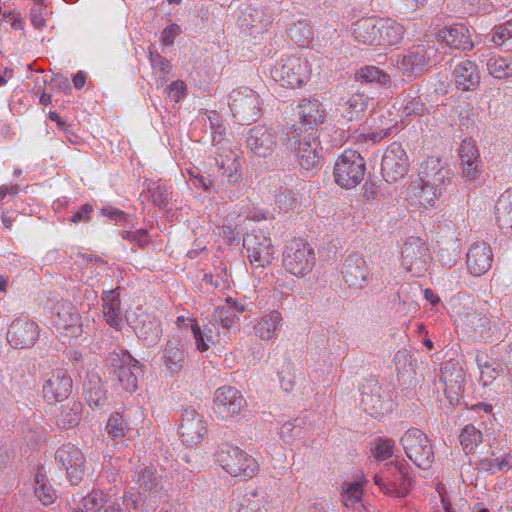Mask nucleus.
I'll return each mask as SVG.
<instances>
[{
    "label": "nucleus",
    "mask_w": 512,
    "mask_h": 512,
    "mask_svg": "<svg viewBox=\"0 0 512 512\" xmlns=\"http://www.w3.org/2000/svg\"><path fill=\"white\" fill-rule=\"evenodd\" d=\"M270 74L283 87L300 88L311 79L312 67L306 57L283 55L276 61Z\"/></svg>",
    "instance_id": "3"
},
{
    "label": "nucleus",
    "mask_w": 512,
    "mask_h": 512,
    "mask_svg": "<svg viewBox=\"0 0 512 512\" xmlns=\"http://www.w3.org/2000/svg\"><path fill=\"white\" fill-rule=\"evenodd\" d=\"M73 389V380L64 367H55L42 376V396L51 405L66 400Z\"/></svg>",
    "instance_id": "11"
},
{
    "label": "nucleus",
    "mask_w": 512,
    "mask_h": 512,
    "mask_svg": "<svg viewBox=\"0 0 512 512\" xmlns=\"http://www.w3.org/2000/svg\"><path fill=\"white\" fill-rule=\"evenodd\" d=\"M400 443L406 456L421 469H428L434 461L433 445L420 429L412 427L404 432Z\"/></svg>",
    "instance_id": "7"
},
{
    "label": "nucleus",
    "mask_w": 512,
    "mask_h": 512,
    "mask_svg": "<svg viewBox=\"0 0 512 512\" xmlns=\"http://www.w3.org/2000/svg\"><path fill=\"white\" fill-rule=\"evenodd\" d=\"M218 170L229 183H235L239 179V162L233 153L219 155L216 159Z\"/></svg>",
    "instance_id": "47"
},
{
    "label": "nucleus",
    "mask_w": 512,
    "mask_h": 512,
    "mask_svg": "<svg viewBox=\"0 0 512 512\" xmlns=\"http://www.w3.org/2000/svg\"><path fill=\"white\" fill-rule=\"evenodd\" d=\"M213 320V323L216 324L218 328L221 326L227 330L236 329L240 321L239 316L225 306H219L214 309Z\"/></svg>",
    "instance_id": "53"
},
{
    "label": "nucleus",
    "mask_w": 512,
    "mask_h": 512,
    "mask_svg": "<svg viewBox=\"0 0 512 512\" xmlns=\"http://www.w3.org/2000/svg\"><path fill=\"white\" fill-rule=\"evenodd\" d=\"M437 37L451 49L471 51L474 47L470 31L462 23L443 27L439 30Z\"/></svg>",
    "instance_id": "24"
},
{
    "label": "nucleus",
    "mask_w": 512,
    "mask_h": 512,
    "mask_svg": "<svg viewBox=\"0 0 512 512\" xmlns=\"http://www.w3.org/2000/svg\"><path fill=\"white\" fill-rule=\"evenodd\" d=\"M452 178L451 169L437 157H428L420 166L419 181L445 190Z\"/></svg>",
    "instance_id": "21"
},
{
    "label": "nucleus",
    "mask_w": 512,
    "mask_h": 512,
    "mask_svg": "<svg viewBox=\"0 0 512 512\" xmlns=\"http://www.w3.org/2000/svg\"><path fill=\"white\" fill-rule=\"evenodd\" d=\"M289 38L300 48L310 47L313 41L312 27L303 20L294 22L287 30Z\"/></svg>",
    "instance_id": "44"
},
{
    "label": "nucleus",
    "mask_w": 512,
    "mask_h": 512,
    "mask_svg": "<svg viewBox=\"0 0 512 512\" xmlns=\"http://www.w3.org/2000/svg\"><path fill=\"white\" fill-rule=\"evenodd\" d=\"M34 494L44 506H50L57 500V492L50 484L43 468H38L34 477Z\"/></svg>",
    "instance_id": "39"
},
{
    "label": "nucleus",
    "mask_w": 512,
    "mask_h": 512,
    "mask_svg": "<svg viewBox=\"0 0 512 512\" xmlns=\"http://www.w3.org/2000/svg\"><path fill=\"white\" fill-rule=\"evenodd\" d=\"M185 351L180 339L167 341L163 351V363L171 372H179L184 365Z\"/></svg>",
    "instance_id": "35"
},
{
    "label": "nucleus",
    "mask_w": 512,
    "mask_h": 512,
    "mask_svg": "<svg viewBox=\"0 0 512 512\" xmlns=\"http://www.w3.org/2000/svg\"><path fill=\"white\" fill-rule=\"evenodd\" d=\"M122 238L141 247L148 245L150 242L148 232L144 229L124 231Z\"/></svg>",
    "instance_id": "61"
},
{
    "label": "nucleus",
    "mask_w": 512,
    "mask_h": 512,
    "mask_svg": "<svg viewBox=\"0 0 512 512\" xmlns=\"http://www.w3.org/2000/svg\"><path fill=\"white\" fill-rule=\"evenodd\" d=\"M82 404L77 401L62 405L56 415L57 426L61 429H69L76 426L81 418Z\"/></svg>",
    "instance_id": "43"
},
{
    "label": "nucleus",
    "mask_w": 512,
    "mask_h": 512,
    "mask_svg": "<svg viewBox=\"0 0 512 512\" xmlns=\"http://www.w3.org/2000/svg\"><path fill=\"white\" fill-rule=\"evenodd\" d=\"M296 142V158L299 165L307 172L313 171L320 164L319 141L313 134H307L300 140L297 138Z\"/></svg>",
    "instance_id": "25"
},
{
    "label": "nucleus",
    "mask_w": 512,
    "mask_h": 512,
    "mask_svg": "<svg viewBox=\"0 0 512 512\" xmlns=\"http://www.w3.org/2000/svg\"><path fill=\"white\" fill-rule=\"evenodd\" d=\"M300 122L309 128H313L324 122L325 110L317 100H302L298 105Z\"/></svg>",
    "instance_id": "33"
},
{
    "label": "nucleus",
    "mask_w": 512,
    "mask_h": 512,
    "mask_svg": "<svg viewBox=\"0 0 512 512\" xmlns=\"http://www.w3.org/2000/svg\"><path fill=\"white\" fill-rule=\"evenodd\" d=\"M134 482L143 490L157 494L162 490L159 475L153 468L140 469L134 476Z\"/></svg>",
    "instance_id": "45"
},
{
    "label": "nucleus",
    "mask_w": 512,
    "mask_h": 512,
    "mask_svg": "<svg viewBox=\"0 0 512 512\" xmlns=\"http://www.w3.org/2000/svg\"><path fill=\"white\" fill-rule=\"evenodd\" d=\"M438 259L442 266L451 268L458 262L461 241L454 230H448L438 239Z\"/></svg>",
    "instance_id": "26"
},
{
    "label": "nucleus",
    "mask_w": 512,
    "mask_h": 512,
    "mask_svg": "<svg viewBox=\"0 0 512 512\" xmlns=\"http://www.w3.org/2000/svg\"><path fill=\"white\" fill-rule=\"evenodd\" d=\"M481 465L492 471H508L512 469V455L507 453L499 459H483Z\"/></svg>",
    "instance_id": "57"
},
{
    "label": "nucleus",
    "mask_w": 512,
    "mask_h": 512,
    "mask_svg": "<svg viewBox=\"0 0 512 512\" xmlns=\"http://www.w3.org/2000/svg\"><path fill=\"white\" fill-rule=\"evenodd\" d=\"M406 29L400 23L392 19L378 20V47L387 50L389 47L402 43Z\"/></svg>",
    "instance_id": "28"
},
{
    "label": "nucleus",
    "mask_w": 512,
    "mask_h": 512,
    "mask_svg": "<svg viewBox=\"0 0 512 512\" xmlns=\"http://www.w3.org/2000/svg\"><path fill=\"white\" fill-rule=\"evenodd\" d=\"M52 317L53 326L65 342L77 338L83 332L81 315L70 303L57 304Z\"/></svg>",
    "instance_id": "15"
},
{
    "label": "nucleus",
    "mask_w": 512,
    "mask_h": 512,
    "mask_svg": "<svg viewBox=\"0 0 512 512\" xmlns=\"http://www.w3.org/2000/svg\"><path fill=\"white\" fill-rule=\"evenodd\" d=\"M256 496V491L246 494L240 502L237 512H261L260 503L255 499Z\"/></svg>",
    "instance_id": "63"
},
{
    "label": "nucleus",
    "mask_w": 512,
    "mask_h": 512,
    "mask_svg": "<svg viewBox=\"0 0 512 512\" xmlns=\"http://www.w3.org/2000/svg\"><path fill=\"white\" fill-rule=\"evenodd\" d=\"M253 12L254 13L250 15L252 17L251 26L253 28L266 30L271 26L273 19L269 10L253 9Z\"/></svg>",
    "instance_id": "59"
},
{
    "label": "nucleus",
    "mask_w": 512,
    "mask_h": 512,
    "mask_svg": "<svg viewBox=\"0 0 512 512\" xmlns=\"http://www.w3.org/2000/svg\"><path fill=\"white\" fill-rule=\"evenodd\" d=\"M297 129L291 126L266 127L262 125L250 129L246 143L249 150L259 157H267L277 147L288 149L296 143Z\"/></svg>",
    "instance_id": "1"
},
{
    "label": "nucleus",
    "mask_w": 512,
    "mask_h": 512,
    "mask_svg": "<svg viewBox=\"0 0 512 512\" xmlns=\"http://www.w3.org/2000/svg\"><path fill=\"white\" fill-rule=\"evenodd\" d=\"M278 377L281 387L289 392L293 390L296 384L295 368L292 361L285 359L278 371Z\"/></svg>",
    "instance_id": "54"
},
{
    "label": "nucleus",
    "mask_w": 512,
    "mask_h": 512,
    "mask_svg": "<svg viewBox=\"0 0 512 512\" xmlns=\"http://www.w3.org/2000/svg\"><path fill=\"white\" fill-rule=\"evenodd\" d=\"M352 35L358 43L378 47V20L361 19L353 25Z\"/></svg>",
    "instance_id": "38"
},
{
    "label": "nucleus",
    "mask_w": 512,
    "mask_h": 512,
    "mask_svg": "<svg viewBox=\"0 0 512 512\" xmlns=\"http://www.w3.org/2000/svg\"><path fill=\"white\" fill-rule=\"evenodd\" d=\"M397 124V119L391 118L390 111H383L379 115V123H376L375 128L364 134L363 137L365 140H369L373 144L381 142L383 139L392 134Z\"/></svg>",
    "instance_id": "41"
},
{
    "label": "nucleus",
    "mask_w": 512,
    "mask_h": 512,
    "mask_svg": "<svg viewBox=\"0 0 512 512\" xmlns=\"http://www.w3.org/2000/svg\"><path fill=\"white\" fill-rule=\"evenodd\" d=\"M356 78L364 83H376L387 85L390 83V76L380 68L374 65H366L358 69Z\"/></svg>",
    "instance_id": "49"
},
{
    "label": "nucleus",
    "mask_w": 512,
    "mask_h": 512,
    "mask_svg": "<svg viewBox=\"0 0 512 512\" xmlns=\"http://www.w3.org/2000/svg\"><path fill=\"white\" fill-rule=\"evenodd\" d=\"M342 277L352 289H364L370 280L371 270L366 259L357 252L347 255L342 266Z\"/></svg>",
    "instance_id": "19"
},
{
    "label": "nucleus",
    "mask_w": 512,
    "mask_h": 512,
    "mask_svg": "<svg viewBox=\"0 0 512 512\" xmlns=\"http://www.w3.org/2000/svg\"><path fill=\"white\" fill-rule=\"evenodd\" d=\"M465 453H473L483 441L482 432L474 425H466L459 436Z\"/></svg>",
    "instance_id": "50"
},
{
    "label": "nucleus",
    "mask_w": 512,
    "mask_h": 512,
    "mask_svg": "<svg viewBox=\"0 0 512 512\" xmlns=\"http://www.w3.org/2000/svg\"><path fill=\"white\" fill-rule=\"evenodd\" d=\"M363 494V485L359 481L347 483L344 489V505L349 506L350 504L357 503L361 500Z\"/></svg>",
    "instance_id": "58"
},
{
    "label": "nucleus",
    "mask_w": 512,
    "mask_h": 512,
    "mask_svg": "<svg viewBox=\"0 0 512 512\" xmlns=\"http://www.w3.org/2000/svg\"><path fill=\"white\" fill-rule=\"evenodd\" d=\"M486 66L493 78L502 80L512 77V66L504 57L493 56L487 61Z\"/></svg>",
    "instance_id": "52"
},
{
    "label": "nucleus",
    "mask_w": 512,
    "mask_h": 512,
    "mask_svg": "<svg viewBox=\"0 0 512 512\" xmlns=\"http://www.w3.org/2000/svg\"><path fill=\"white\" fill-rule=\"evenodd\" d=\"M512 38V19L498 26L493 35L492 41L497 45H502L507 39Z\"/></svg>",
    "instance_id": "62"
},
{
    "label": "nucleus",
    "mask_w": 512,
    "mask_h": 512,
    "mask_svg": "<svg viewBox=\"0 0 512 512\" xmlns=\"http://www.w3.org/2000/svg\"><path fill=\"white\" fill-rule=\"evenodd\" d=\"M361 403L363 410L372 417L383 416L390 409V403L379 395L363 393Z\"/></svg>",
    "instance_id": "48"
},
{
    "label": "nucleus",
    "mask_w": 512,
    "mask_h": 512,
    "mask_svg": "<svg viewBox=\"0 0 512 512\" xmlns=\"http://www.w3.org/2000/svg\"><path fill=\"white\" fill-rule=\"evenodd\" d=\"M151 67L155 72H160L164 76L168 75L171 71V65L168 60L159 54L149 53Z\"/></svg>",
    "instance_id": "64"
},
{
    "label": "nucleus",
    "mask_w": 512,
    "mask_h": 512,
    "mask_svg": "<svg viewBox=\"0 0 512 512\" xmlns=\"http://www.w3.org/2000/svg\"><path fill=\"white\" fill-rule=\"evenodd\" d=\"M453 312L457 324L467 332L491 341L494 340V336L501 334L504 323H500V319L491 313H479L466 305L455 306Z\"/></svg>",
    "instance_id": "4"
},
{
    "label": "nucleus",
    "mask_w": 512,
    "mask_h": 512,
    "mask_svg": "<svg viewBox=\"0 0 512 512\" xmlns=\"http://www.w3.org/2000/svg\"><path fill=\"white\" fill-rule=\"evenodd\" d=\"M458 154L462 179L473 187L478 186L482 167L476 142L472 139H464L459 146Z\"/></svg>",
    "instance_id": "16"
},
{
    "label": "nucleus",
    "mask_w": 512,
    "mask_h": 512,
    "mask_svg": "<svg viewBox=\"0 0 512 512\" xmlns=\"http://www.w3.org/2000/svg\"><path fill=\"white\" fill-rule=\"evenodd\" d=\"M452 75L459 90L474 91L480 85L481 77L478 66L471 60H464L457 64Z\"/></svg>",
    "instance_id": "27"
},
{
    "label": "nucleus",
    "mask_w": 512,
    "mask_h": 512,
    "mask_svg": "<svg viewBox=\"0 0 512 512\" xmlns=\"http://www.w3.org/2000/svg\"><path fill=\"white\" fill-rule=\"evenodd\" d=\"M395 441L391 438L381 437L375 441L374 455L379 460H386L393 455Z\"/></svg>",
    "instance_id": "56"
},
{
    "label": "nucleus",
    "mask_w": 512,
    "mask_h": 512,
    "mask_svg": "<svg viewBox=\"0 0 512 512\" xmlns=\"http://www.w3.org/2000/svg\"><path fill=\"white\" fill-rule=\"evenodd\" d=\"M409 159L406 151L398 143H392L385 151L381 162V173L386 182L394 183L406 175Z\"/></svg>",
    "instance_id": "18"
},
{
    "label": "nucleus",
    "mask_w": 512,
    "mask_h": 512,
    "mask_svg": "<svg viewBox=\"0 0 512 512\" xmlns=\"http://www.w3.org/2000/svg\"><path fill=\"white\" fill-rule=\"evenodd\" d=\"M365 175L364 158L355 150H345L334 165L335 182L342 188L352 189Z\"/></svg>",
    "instance_id": "8"
},
{
    "label": "nucleus",
    "mask_w": 512,
    "mask_h": 512,
    "mask_svg": "<svg viewBox=\"0 0 512 512\" xmlns=\"http://www.w3.org/2000/svg\"><path fill=\"white\" fill-rule=\"evenodd\" d=\"M71 485L77 486L87 474V462L84 453L70 443L62 445L55 455Z\"/></svg>",
    "instance_id": "14"
},
{
    "label": "nucleus",
    "mask_w": 512,
    "mask_h": 512,
    "mask_svg": "<svg viewBox=\"0 0 512 512\" xmlns=\"http://www.w3.org/2000/svg\"><path fill=\"white\" fill-rule=\"evenodd\" d=\"M129 361L120 365L116 371L122 388L127 392H134L138 388V374L142 371L139 362L128 356Z\"/></svg>",
    "instance_id": "37"
},
{
    "label": "nucleus",
    "mask_w": 512,
    "mask_h": 512,
    "mask_svg": "<svg viewBox=\"0 0 512 512\" xmlns=\"http://www.w3.org/2000/svg\"><path fill=\"white\" fill-rule=\"evenodd\" d=\"M243 245L248 252V260L255 268H264L275 259V248L272 240L261 230L247 233Z\"/></svg>",
    "instance_id": "13"
},
{
    "label": "nucleus",
    "mask_w": 512,
    "mask_h": 512,
    "mask_svg": "<svg viewBox=\"0 0 512 512\" xmlns=\"http://www.w3.org/2000/svg\"><path fill=\"white\" fill-rule=\"evenodd\" d=\"M315 252L302 238H293L285 245L282 254L284 269L291 275L302 278L308 275L315 265Z\"/></svg>",
    "instance_id": "5"
},
{
    "label": "nucleus",
    "mask_w": 512,
    "mask_h": 512,
    "mask_svg": "<svg viewBox=\"0 0 512 512\" xmlns=\"http://www.w3.org/2000/svg\"><path fill=\"white\" fill-rule=\"evenodd\" d=\"M102 301V313L106 323L110 327L119 330L123 323L119 295L114 290L106 291L103 294Z\"/></svg>",
    "instance_id": "32"
},
{
    "label": "nucleus",
    "mask_w": 512,
    "mask_h": 512,
    "mask_svg": "<svg viewBox=\"0 0 512 512\" xmlns=\"http://www.w3.org/2000/svg\"><path fill=\"white\" fill-rule=\"evenodd\" d=\"M139 500V492H126L122 497V506L116 509V512H138Z\"/></svg>",
    "instance_id": "60"
},
{
    "label": "nucleus",
    "mask_w": 512,
    "mask_h": 512,
    "mask_svg": "<svg viewBox=\"0 0 512 512\" xmlns=\"http://www.w3.org/2000/svg\"><path fill=\"white\" fill-rule=\"evenodd\" d=\"M247 402L242 393L232 386H222L214 393L213 409L218 417L231 419L238 416L246 407Z\"/></svg>",
    "instance_id": "17"
},
{
    "label": "nucleus",
    "mask_w": 512,
    "mask_h": 512,
    "mask_svg": "<svg viewBox=\"0 0 512 512\" xmlns=\"http://www.w3.org/2000/svg\"><path fill=\"white\" fill-rule=\"evenodd\" d=\"M476 363L479 369V382L488 386L501 374L502 366L495 359L490 358L485 352L479 351L476 354Z\"/></svg>",
    "instance_id": "36"
},
{
    "label": "nucleus",
    "mask_w": 512,
    "mask_h": 512,
    "mask_svg": "<svg viewBox=\"0 0 512 512\" xmlns=\"http://www.w3.org/2000/svg\"><path fill=\"white\" fill-rule=\"evenodd\" d=\"M410 467L404 461L391 462L385 469L374 476V483L386 494L405 497L412 485Z\"/></svg>",
    "instance_id": "6"
},
{
    "label": "nucleus",
    "mask_w": 512,
    "mask_h": 512,
    "mask_svg": "<svg viewBox=\"0 0 512 512\" xmlns=\"http://www.w3.org/2000/svg\"><path fill=\"white\" fill-rule=\"evenodd\" d=\"M215 462L231 477L248 481L260 472L258 460L236 445L224 443L214 454Z\"/></svg>",
    "instance_id": "2"
},
{
    "label": "nucleus",
    "mask_w": 512,
    "mask_h": 512,
    "mask_svg": "<svg viewBox=\"0 0 512 512\" xmlns=\"http://www.w3.org/2000/svg\"><path fill=\"white\" fill-rule=\"evenodd\" d=\"M438 48L431 43L413 46L397 61L398 69L408 77H416L431 66Z\"/></svg>",
    "instance_id": "12"
},
{
    "label": "nucleus",
    "mask_w": 512,
    "mask_h": 512,
    "mask_svg": "<svg viewBox=\"0 0 512 512\" xmlns=\"http://www.w3.org/2000/svg\"><path fill=\"white\" fill-rule=\"evenodd\" d=\"M494 254L491 246L485 241L472 244L466 254L468 272L475 277L484 275L493 264Z\"/></svg>",
    "instance_id": "22"
},
{
    "label": "nucleus",
    "mask_w": 512,
    "mask_h": 512,
    "mask_svg": "<svg viewBox=\"0 0 512 512\" xmlns=\"http://www.w3.org/2000/svg\"><path fill=\"white\" fill-rule=\"evenodd\" d=\"M207 432L202 414L195 409H185L180 424V436L183 442L193 445L200 443Z\"/></svg>",
    "instance_id": "23"
},
{
    "label": "nucleus",
    "mask_w": 512,
    "mask_h": 512,
    "mask_svg": "<svg viewBox=\"0 0 512 512\" xmlns=\"http://www.w3.org/2000/svg\"><path fill=\"white\" fill-rule=\"evenodd\" d=\"M135 332L148 345L155 344L162 336L161 321L153 315H142Z\"/></svg>",
    "instance_id": "34"
},
{
    "label": "nucleus",
    "mask_w": 512,
    "mask_h": 512,
    "mask_svg": "<svg viewBox=\"0 0 512 512\" xmlns=\"http://www.w3.org/2000/svg\"><path fill=\"white\" fill-rule=\"evenodd\" d=\"M196 349L199 352H206L211 346L221 343L222 336L219 328L213 322L200 327L196 321L191 324Z\"/></svg>",
    "instance_id": "31"
},
{
    "label": "nucleus",
    "mask_w": 512,
    "mask_h": 512,
    "mask_svg": "<svg viewBox=\"0 0 512 512\" xmlns=\"http://www.w3.org/2000/svg\"><path fill=\"white\" fill-rule=\"evenodd\" d=\"M75 503V508H80L82 512H100L102 508L108 503L107 494L99 489H93L89 494L77 499L76 496L72 497Z\"/></svg>",
    "instance_id": "42"
},
{
    "label": "nucleus",
    "mask_w": 512,
    "mask_h": 512,
    "mask_svg": "<svg viewBox=\"0 0 512 512\" xmlns=\"http://www.w3.org/2000/svg\"><path fill=\"white\" fill-rule=\"evenodd\" d=\"M40 335V327L31 320L16 319L8 330L9 344L16 349L31 348L35 345Z\"/></svg>",
    "instance_id": "20"
},
{
    "label": "nucleus",
    "mask_w": 512,
    "mask_h": 512,
    "mask_svg": "<svg viewBox=\"0 0 512 512\" xmlns=\"http://www.w3.org/2000/svg\"><path fill=\"white\" fill-rule=\"evenodd\" d=\"M495 215L501 229L512 231V188L505 190L497 199Z\"/></svg>",
    "instance_id": "40"
},
{
    "label": "nucleus",
    "mask_w": 512,
    "mask_h": 512,
    "mask_svg": "<svg viewBox=\"0 0 512 512\" xmlns=\"http://www.w3.org/2000/svg\"><path fill=\"white\" fill-rule=\"evenodd\" d=\"M369 103V97L363 92H355L349 95L346 99L338 104V111L341 117L347 121H354L360 119Z\"/></svg>",
    "instance_id": "30"
},
{
    "label": "nucleus",
    "mask_w": 512,
    "mask_h": 512,
    "mask_svg": "<svg viewBox=\"0 0 512 512\" xmlns=\"http://www.w3.org/2000/svg\"><path fill=\"white\" fill-rule=\"evenodd\" d=\"M432 262L428 244L419 237L408 238L401 250V265L414 277H421L427 272Z\"/></svg>",
    "instance_id": "9"
},
{
    "label": "nucleus",
    "mask_w": 512,
    "mask_h": 512,
    "mask_svg": "<svg viewBox=\"0 0 512 512\" xmlns=\"http://www.w3.org/2000/svg\"><path fill=\"white\" fill-rule=\"evenodd\" d=\"M283 317L277 310L264 314L254 325V334L262 341H274L280 334Z\"/></svg>",
    "instance_id": "29"
},
{
    "label": "nucleus",
    "mask_w": 512,
    "mask_h": 512,
    "mask_svg": "<svg viewBox=\"0 0 512 512\" xmlns=\"http://www.w3.org/2000/svg\"><path fill=\"white\" fill-rule=\"evenodd\" d=\"M84 393L88 405L92 408H102L107 401L106 390L99 378L86 382Z\"/></svg>",
    "instance_id": "46"
},
{
    "label": "nucleus",
    "mask_w": 512,
    "mask_h": 512,
    "mask_svg": "<svg viewBox=\"0 0 512 512\" xmlns=\"http://www.w3.org/2000/svg\"><path fill=\"white\" fill-rule=\"evenodd\" d=\"M229 106L235 120L242 125L250 124L261 114L260 96L248 87L234 89Z\"/></svg>",
    "instance_id": "10"
},
{
    "label": "nucleus",
    "mask_w": 512,
    "mask_h": 512,
    "mask_svg": "<svg viewBox=\"0 0 512 512\" xmlns=\"http://www.w3.org/2000/svg\"><path fill=\"white\" fill-rule=\"evenodd\" d=\"M444 190L434 186L421 183L415 188L414 197L420 207H428L435 203Z\"/></svg>",
    "instance_id": "51"
},
{
    "label": "nucleus",
    "mask_w": 512,
    "mask_h": 512,
    "mask_svg": "<svg viewBox=\"0 0 512 512\" xmlns=\"http://www.w3.org/2000/svg\"><path fill=\"white\" fill-rule=\"evenodd\" d=\"M105 430L110 437L118 439L127 434L129 427L124 417L116 413L109 417Z\"/></svg>",
    "instance_id": "55"
}]
</instances>
